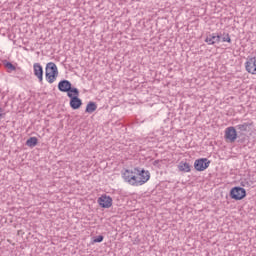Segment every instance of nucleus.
Returning <instances> with one entry per match:
<instances>
[{
	"label": "nucleus",
	"mask_w": 256,
	"mask_h": 256,
	"mask_svg": "<svg viewBox=\"0 0 256 256\" xmlns=\"http://www.w3.org/2000/svg\"><path fill=\"white\" fill-rule=\"evenodd\" d=\"M46 81L48 83H55L57 81V77H59V69L54 62H49L46 64L45 69Z\"/></svg>",
	"instance_id": "nucleus-1"
},
{
	"label": "nucleus",
	"mask_w": 256,
	"mask_h": 256,
	"mask_svg": "<svg viewBox=\"0 0 256 256\" xmlns=\"http://www.w3.org/2000/svg\"><path fill=\"white\" fill-rule=\"evenodd\" d=\"M122 179L132 187H139V179L135 168L132 170L125 169L122 171Z\"/></svg>",
	"instance_id": "nucleus-2"
},
{
	"label": "nucleus",
	"mask_w": 256,
	"mask_h": 256,
	"mask_svg": "<svg viewBox=\"0 0 256 256\" xmlns=\"http://www.w3.org/2000/svg\"><path fill=\"white\" fill-rule=\"evenodd\" d=\"M58 89L62 93H67V95H69V93H72L74 95H79V89L73 88L69 80L60 81L58 83Z\"/></svg>",
	"instance_id": "nucleus-3"
},
{
	"label": "nucleus",
	"mask_w": 256,
	"mask_h": 256,
	"mask_svg": "<svg viewBox=\"0 0 256 256\" xmlns=\"http://www.w3.org/2000/svg\"><path fill=\"white\" fill-rule=\"evenodd\" d=\"M136 175L138 177V185L141 187V185H145L149 179H151V173L149 170L135 168Z\"/></svg>",
	"instance_id": "nucleus-4"
},
{
	"label": "nucleus",
	"mask_w": 256,
	"mask_h": 256,
	"mask_svg": "<svg viewBox=\"0 0 256 256\" xmlns=\"http://www.w3.org/2000/svg\"><path fill=\"white\" fill-rule=\"evenodd\" d=\"M247 196V191L241 187H234L230 191L231 199H235V201H241V199H245Z\"/></svg>",
	"instance_id": "nucleus-5"
},
{
	"label": "nucleus",
	"mask_w": 256,
	"mask_h": 256,
	"mask_svg": "<svg viewBox=\"0 0 256 256\" xmlns=\"http://www.w3.org/2000/svg\"><path fill=\"white\" fill-rule=\"evenodd\" d=\"M209 165H211V161L207 158H200L195 160L194 169L196 171H205V169H209Z\"/></svg>",
	"instance_id": "nucleus-6"
},
{
	"label": "nucleus",
	"mask_w": 256,
	"mask_h": 256,
	"mask_svg": "<svg viewBox=\"0 0 256 256\" xmlns=\"http://www.w3.org/2000/svg\"><path fill=\"white\" fill-rule=\"evenodd\" d=\"M224 138L230 143H235V141H237V130L235 129V127H227L225 129Z\"/></svg>",
	"instance_id": "nucleus-7"
},
{
	"label": "nucleus",
	"mask_w": 256,
	"mask_h": 256,
	"mask_svg": "<svg viewBox=\"0 0 256 256\" xmlns=\"http://www.w3.org/2000/svg\"><path fill=\"white\" fill-rule=\"evenodd\" d=\"M245 69L247 73L256 75V57L247 58V61L245 62Z\"/></svg>",
	"instance_id": "nucleus-8"
},
{
	"label": "nucleus",
	"mask_w": 256,
	"mask_h": 256,
	"mask_svg": "<svg viewBox=\"0 0 256 256\" xmlns=\"http://www.w3.org/2000/svg\"><path fill=\"white\" fill-rule=\"evenodd\" d=\"M68 97L70 99L71 109L76 110V109H79L83 105V102L79 98V95H74L72 93H68Z\"/></svg>",
	"instance_id": "nucleus-9"
},
{
	"label": "nucleus",
	"mask_w": 256,
	"mask_h": 256,
	"mask_svg": "<svg viewBox=\"0 0 256 256\" xmlns=\"http://www.w3.org/2000/svg\"><path fill=\"white\" fill-rule=\"evenodd\" d=\"M98 203L103 209H109L113 205V198L111 196L102 195L98 198Z\"/></svg>",
	"instance_id": "nucleus-10"
},
{
	"label": "nucleus",
	"mask_w": 256,
	"mask_h": 256,
	"mask_svg": "<svg viewBox=\"0 0 256 256\" xmlns=\"http://www.w3.org/2000/svg\"><path fill=\"white\" fill-rule=\"evenodd\" d=\"M205 43L208 45H216V43H221V35L218 33L209 34L205 39Z\"/></svg>",
	"instance_id": "nucleus-11"
},
{
	"label": "nucleus",
	"mask_w": 256,
	"mask_h": 256,
	"mask_svg": "<svg viewBox=\"0 0 256 256\" xmlns=\"http://www.w3.org/2000/svg\"><path fill=\"white\" fill-rule=\"evenodd\" d=\"M33 71L35 77H37L39 83H43V66L40 63L33 64Z\"/></svg>",
	"instance_id": "nucleus-12"
},
{
	"label": "nucleus",
	"mask_w": 256,
	"mask_h": 256,
	"mask_svg": "<svg viewBox=\"0 0 256 256\" xmlns=\"http://www.w3.org/2000/svg\"><path fill=\"white\" fill-rule=\"evenodd\" d=\"M178 169L182 173H191V164L185 161H181L178 165Z\"/></svg>",
	"instance_id": "nucleus-13"
},
{
	"label": "nucleus",
	"mask_w": 256,
	"mask_h": 256,
	"mask_svg": "<svg viewBox=\"0 0 256 256\" xmlns=\"http://www.w3.org/2000/svg\"><path fill=\"white\" fill-rule=\"evenodd\" d=\"M249 127H251V123H243V124H238L236 126V129H238V131H240V133H246V131H249Z\"/></svg>",
	"instance_id": "nucleus-14"
},
{
	"label": "nucleus",
	"mask_w": 256,
	"mask_h": 256,
	"mask_svg": "<svg viewBox=\"0 0 256 256\" xmlns=\"http://www.w3.org/2000/svg\"><path fill=\"white\" fill-rule=\"evenodd\" d=\"M86 113H95L97 111V104L95 102H89L86 106Z\"/></svg>",
	"instance_id": "nucleus-15"
},
{
	"label": "nucleus",
	"mask_w": 256,
	"mask_h": 256,
	"mask_svg": "<svg viewBox=\"0 0 256 256\" xmlns=\"http://www.w3.org/2000/svg\"><path fill=\"white\" fill-rule=\"evenodd\" d=\"M37 143H38L37 137H30V138L26 141L27 147H36Z\"/></svg>",
	"instance_id": "nucleus-16"
},
{
	"label": "nucleus",
	"mask_w": 256,
	"mask_h": 256,
	"mask_svg": "<svg viewBox=\"0 0 256 256\" xmlns=\"http://www.w3.org/2000/svg\"><path fill=\"white\" fill-rule=\"evenodd\" d=\"M222 41L223 43H231V36L229 35V33H223L222 34Z\"/></svg>",
	"instance_id": "nucleus-17"
},
{
	"label": "nucleus",
	"mask_w": 256,
	"mask_h": 256,
	"mask_svg": "<svg viewBox=\"0 0 256 256\" xmlns=\"http://www.w3.org/2000/svg\"><path fill=\"white\" fill-rule=\"evenodd\" d=\"M4 65L6 69H10L11 71H15L17 69L11 62H5Z\"/></svg>",
	"instance_id": "nucleus-18"
},
{
	"label": "nucleus",
	"mask_w": 256,
	"mask_h": 256,
	"mask_svg": "<svg viewBox=\"0 0 256 256\" xmlns=\"http://www.w3.org/2000/svg\"><path fill=\"white\" fill-rule=\"evenodd\" d=\"M103 239V235L96 236L93 238V243H102Z\"/></svg>",
	"instance_id": "nucleus-19"
},
{
	"label": "nucleus",
	"mask_w": 256,
	"mask_h": 256,
	"mask_svg": "<svg viewBox=\"0 0 256 256\" xmlns=\"http://www.w3.org/2000/svg\"><path fill=\"white\" fill-rule=\"evenodd\" d=\"M5 115H7V113H5V109L0 108V119H4Z\"/></svg>",
	"instance_id": "nucleus-20"
},
{
	"label": "nucleus",
	"mask_w": 256,
	"mask_h": 256,
	"mask_svg": "<svg viewBox=\"0 0 256 256\" xmlns=\"http://www.w3.org/2000/svg\"><path fill=\"white\" fill-rule=\"evenodd\" d=\"M18 235H21V230L18 231Z\"/></svg>",
	"instance_id": "nucleus-21"
},
{
	"label": "nucleus",
	"mask_w": 256,
	"mask_h": 256,
	"mask_svg": "<svg viewBox=\"0 0 256 256\" xmlns=\"http://www.w3.org/2000/svg\"><path fill=\"white\" fill-rule=\"evenodd\" d=\"M155 163H159V160H156V161L154 162V164H155Z\"/></svg>",
	"instance_id": "nucleus-22"
}]
</instances>
